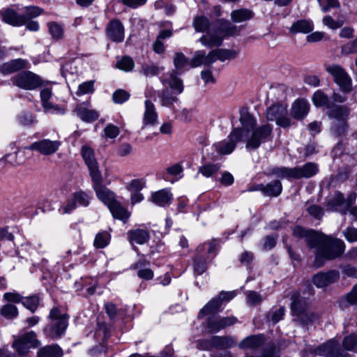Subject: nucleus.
<instances>
[{
  "instance_id": "obj_53",
  "label": "nucleus",
  "mask_w": 357,
  "mask_h": 357,
  "mask_svg": "<svg viewBox=\"0 0 357 357\" xmlns=\"http://www.w3.org/2000/svg\"><path fill=\"white\" fill-rule=\"evenodd\" d=\"M216 51L218 61L222 62L234 59L237 56V52L234 50L217 48Z\"/></svg>"
},
{
  "instance_id": "obj_11",
  "label": "nucleus",
  "mask_w": 357,
  "mask_h": 357,
  "mask_svg": "<svg viewBox=\"0 0 357 357\" xmlns=\"http://www.w3.org/2000/svg\"><path fill=\"white\" fill-rule=\"evenodd\" d=\"M92 186L96 194L97 198L107 207L110 206L115 199L114 193L102 184V176L101 173L91 176Z\"/></svg>"
},
{
  "instance_id": "obj_20",
  "label": "nucleus",
  "mask_w": 357,
  "mask_h": 357,
  "mask_svg": "<svg viewBox=\"0 0 357 357\" xmlns=\"http://www.w3.org/2000/svg\"><path fill=\"white\" fill-rule=\"evenodd\" d=\"M68 323L64 321H54L47 324L43 328V333L46 337L56 340L61 339L66 331Z\"/></svg>"
},
{
  "instance_id": "obj_32",
  "label": "nucleus",
  "mask_w": 357,
  "mask_h": 357,
  "mask_svg": "<svg viewBox=\"0 0 357 357\" xmlns=\"http://www.w3.org/2000/svg\"><path fill=\"white\" fill-rule=\"evenodd\" d=\"M114 219L126 222L130 216V213L128 211L121 206V203L117 200H113L110 206L107 207Z\"/></svg>"
},
{
  "instance_id": "obj_6",
  "label": "nucleus",
  "mask_w": 357,
  "mask_h": 357,
  "mask_svg": "<svg viewBox=\"0 0 357 357\" xmlns=\"http://www.w3.org/2000/svg\"><path fill=\"white\" fill-rule=\"evenodd\" d=\"M287 115V105L278 101L268 107L266 110V119L268 121H275L277 126L285 130L291 126L296 127L297 123L292 121Z\"/></svg>"
},
{
  "instance_id": "obj_58",
  "label": "nucleus",
  "mask_w": 357,
  "mask_h": 357,
  "mask_svg": "<svg viewBox=\"0 0 357 357\" xmlns=\"http://www.w3.org/2000/svg\"><path fill=\"white\" fill-rule=\"evenodd\" d=\"M245 130L241 127L234 128L228 135V138L236 144L238 142H242L243 137L247 135L248 133L245 134Z\"/></svg>"
},
{
  "instance_id": "obj_10",
  "label": "nucleus",
  "mask_w": 357,
  "mask_h": 357,
  "mask_svg": "<svg viewBox=\"0 0 357 357\" xmlns=\"http://www.w3.org/2000/svg\"><path fill=\"white\" fill-rule=\"evenodd\" d=\"M212 259H209L204 254V245H198L195 254L192 256V266L193 276L197 278L198 276L203 275L208 268V265Z\"/></svg>"
},
{
  "instance_id": "obj_41",
  "label": "nucleus",
  "mask_w": 357,
  "mask_h": 357,
  "mask_svg": "<svg viewBox=\"0 0 357 357\" xmlns=\"http://www.w3.org/2000/svg\"><path fill=\"white\" fill-rule=\"evenodd\" d=\"M193 27L196 32L204 33L209 31L210 20L204 15L196 16L193 20Z\"/></svg>"
},
{
  "instance_id": "obj_33",
  "label": "nucleus",
  "mask_w": 357,
  "mask_h": 357,
  "mask_svg": "<svg viewBox=\"0 0 357 357\" xmlns=\"http://www.w3.org/2000/svg\"><path fill=\"white\" fill-rule=\"evenodd\" d=\"M240 118L239 121L241 124V128L245 130V132L248 133L251 130L257 126V120L255 116L248 112L247 107H242L239 110Z\"/></svg>"
},
{
  "instance_id": "obj_36",
  "label": "nucleus",
  "mask_w": 357,
  "mask_h": 357,
  "mask_svg": "<svg viewBox=\"0 0 357 357\" xmlns=\"http://www.w3.org/2000/svg\"><path fill=\"white\" fill-rule=\"evenodd\" d=\"M282 184L280 180L274 179L264 185V195L270 197H278L282 192Z\"/></svg>"
},
{
  "instance_id": "obj_47",
  "label": "nucleus",
  "mask_w": 357,
  "mask_h": 357,
  "mask_svg": "<svg viewBox=\"0 0 357 357\" xmlns=\"http://www.w3.org/2000/svg\"><path fill=\"white\" fill-rule=\"evenodd\" d=\"M44 13V9L38 6H28L24 8V13L22 14L24 16V21L32 20L36 18Z\"/></svg>"
},
{
  "instance_id": "obj_37",
  "label": "nucleus",
  "mask_w": 357,
  "mask_h": 357,
  "mask_svg": "<svg viewBox=\"0 0 357 357\" xmlns=\"http://www.w3.org/2000/svg\"><path fill=\"white\" fill-rule=\"evenodd\" d=\"M214 349L225 350L235 346L234 339L229 335H213Z\"/></svg>"
},
{
  "instance_id": "obj_61",
  "label": "nucleus",
  "mask_w": 357,
  "mask_h": 357,
  "mask_svg": "<svg viewBox=\"0 0 357 357\" xmlns=\"http://www.w3.org/2000/svg\"><path fill=\"white\" fill-rule=\"evenodd\" d=\"M301 325L303 326H307L310 324H312L316 318V314L313 312H303L301 315L296 316Z\"/></svg>"
},
{
  "instance_id": "obj_63",
  "label": "nucleus",
  "mask_w": 357,
  "mask_h": 357,
  "mask_svg": "<svg viewBox=\"0 0 357 357\" xmlns=\"http://www.w3.org/2000/svg\"><path fill=\"white\" fill-rule=\"evenodd\" d=\"M94 91V81L84 82L78 86L77 94L78 96L92 93Z\"/></svg>"
},
{
  "instance_id": "obj_1",
  "label": "nucleus",
  "mask_w": 357,
  "mask_h": 357,
  "mask_svg": "<svg viewBox=\"0 0 357 357\" xmlns=\"http://www.w3.org/2000/svg\"><path fill=\"white\" fill-rule=\"evenodd\" d=\"M314 259L313 266L315 268L323 267L326 262L340 257L344 252V242L320 231L314 243Z\"/></svg>"
},
{
  "instance_id": "obj_23",
  "label": "nucleus",
  "mask_w": 357,
  "mask_h": 357,
  "mask_svg": "<svg viewBox=\"0 0 357 357\" xmlns=\"http://www.w3.org/2000/svg\"><path fill=\"white\" fill-rule=\"evenodd\" d=\"M311 99L316 108H325L328 111H334L337 106H345L333 103V101L322 89L315 91Z\"/></svg>"
},
{
  "instance_id": "obj_14",
  "label": "nucleus",
  "mask_w": 357,
  "mask_h": 357,
  "mask_svg": "<svg viewBox=\"0 0 357 357\" xmlns=\"http://www.w3.org/2000/svg\"><path fill=\"white\" fill-rule=\"evenodd\" d=\"M30 68L31 63L28 60L22 58L13 59L0 65V75L5 76L18 73Z\"/></svg>"
},
{
  "instance_id": "obj_7",
  "label": "nucleus",
  "mask_w": 357,
  "mask_h": 357,
  "mask_svg": "<svg viewBox=\"0 0 357 357\" xmlns=\"http://www.w3.org/2000/svg\"><path fill=\"white\" fill-rule=\"evenodd\" d=\"M273 125L265 123L256 126L250 130L251 135L247 139L245 148L248 151L258 149L264 143L271 141L273 139Z\"/></svg>"
},
{
  "instance_id": "obj_24",
  "label": "nucleus",
  "mask_w": 357,
  "mask_h": 357,
  "mask_svg": "<svg viewBox=\"0 0 357 357\" xmlns=\"http://www.w3.org/2000/svg\"><path fill=\"white\" fill-rule=\"evenodd\" d=\"M1 16L3 22L14 27H20L25 24L24 16L11 7L2 10Z\"/></svg>"
},
{
  "instance_id": "obj_28",
  "label": "nucleus",
  "mask_w": 357,
  "mask_h": 357,
  "mask_svg": "<svg viewBox=\"0 0 357 357\" xmlns=\"http://www.w3.org/2000/svg\"><path fill=\"white\" fill-rule=\"evenodd\" d=\"M307 310V303L299 292H296L291 296L290 310L293 317L299 316Z\"/></svg>"
},
{
  "instance_id": "obj_52",
  "label": "nucleus",
  "mask_w": 357,
  "mask_h": 357,
  "mask_svg": "<svg viewBox=\"0 0 357 357\" xmlns=\"http://www.w3.org/2000/svg\"><path fill=\"white\" fill-rule=\"evenodd\" d=\"M169 87L176 90L178 93H181L183 91V80L177 76V73L173 70L169 75Z\"/></svg>"
},
{
  "instance_id": "obj_50",
  "label": "nucleus",
  "mask_w": 357,
  "mask_h": 357,
  "mask_svg": "<svg viewBox=\"0 0 357 357\" xmlns=\"http://www.w3.org/2000/svg\"><path fill=\"white\" fill-rule=\"evenodd\" d=\"M48 319L52 321H64L68 323L70 315L68 313H61L60 308L58 306L53 307L50 312Z\"/></svg>"
},
{
  "instance_id": "obj_8",
  "label": "nucleus",
  "mask_w": 357,
  "mask_h": 357,
  "mask_svg": "<svg viewBox=\"0 0 357 357\" xmlns=\"http://www.w3.org/2000/svg\"><path fill=\"white\" fill-rule=\"evenodd\" d=\"M325 70L333 77L334 82L343 93L348 94L352 91V79L342 66L332 64L326 66Z\"/></svg>"
},
{
  "instance_id": "obj_48",
  "label": "nucleus",
  "mask_w": 357,
  "mask_h": 357,
  "mask_svg": "<svg viewBox=\"0 0 357 357\" xmlns=\"http://www.w3.org/2000/svg\"><path fill=\"white\" fill-rule=\"evenodd\" d=\"M0 313L3 317L8 319H14L19 315L17 306L11 303L3 305L0 310Z\"/></svg>"
},
{
  "instance_id": "obj_13",
  "label": "nucleus",
  "mask_w": 357,
  "mask_h": 357,
  "mask_svg": "<svg viewBox=\"0 0 357 357\" xmlns=\"http://www.w3.org/2000/svg\"><path fill=\"white\" fill-rule=\"evenodd\" d=\"M340 280V273L336 269L319 271L312 277V284L318 289L326 288L336 283Z\"/></svg>"
},
{
  "instance_id": "obj_54",
  "label": "nucleus",
  "mask_w": 357,
  "mask_h": 357,
  "mask_svg": "<svg viewBox=\"0 0 357 357\" xmlns=\"http://www.w3.org/2000/svg\"><path fill=\"white\" fill-rule=\"evenodd\" d=\"M12 347L16 350L18 356L25 357L29 354V347L22 339L15 340Z\"/></svg>"
},
{
  "instance_id": "obj_45",
  "label": "nucleus",
  "mask_w": 357,
  "mask_h": 357,
  "mask_svg": "<svg viewBox=\"0 0 357 357\" xmlns=\"http://www.w3.org/2000/svg\"><path fill=\"white\" fill-rule=\"evenodd\" d=\"M344 203L345 198L343 193L340 191H336L335 196L327 202V210L330 211H337V207L342 206Z\"/></svg>"
},
{
  "instance_id": "obj_19",
  "label": "nucleus",
  "mask_w": 357,
  "mask_h": 357,
  "mask_svg": "<svg viewBox=\"0 0 357 357\" xmlns=\"http://www.w3.org/2000/svg\"><path fill=\"white\" fill-rule=\"evenodd\" d=\"M81 155L87 166L90 176H93L100 174L98 162L95 158V151L93 148L87 144H84L81 147Z\"/></svg>"
},
{
  "instance_id": "obj_16",
  "label": "nucleus",
  "mask_w": 357,
  "mask_h": 357,
  "mask_svg": "<svg viewBox=\"0 0 357 357\" xmlns=\"http://www.w3.org/2000/svg\"><path fill=\"white\" fill-rule=\"evenodd\" d=\"M310 110V105L303 98H298L291 105L290 116L296 121H303L308 115Z\"/></svg>"
},
{
  "instance_id": "obj_34",
  "label": "nucleus",
  "mask_w": 357,
  "mask_h": 357,
  "mask_svg": "<svg viewBox=\"0 0 357 357\" xmlns=\"http://www.w3.org/2000/svg\"><path fill=\"white\" fill-rule=\"evenodd\" d=\"M144 105L145 112L143 117V124L144 126H153L158 120V114L155 105L150 100H146Z\"/></svg>"
},
{
  "instance_id": "obj_49",
  "label": "nucleus",
  "mask_w": 357,
  "mask_h": 357,
  "mask_svg": "<svg viewBox=\"0 0 357 357\" xmlns=\"http://www.w3.org/2000/svg\"><path fill=\"white\" fill-rule=\"evenodd\" d=\"M218 242V239L213 238L211 241L204 242L199 245H204V254H206V257H208L209 259H213L218 254L217 249Z\"/></svg>"
},
{
  "instance_id": "obj_59",
  "label": "nucleus",
  "mask_w": 357,
  "mask_h": 357,
  "mask_svg": "<svg viewBox=\"0 0 357 357\" xmlns=\"http://www.w3.org/2000/svg\"><path fill=\"white\" fill-rule=\"evenodd\" d=\"M44 87L40 90V97L43 107L47 108V107H52L50 100L52 96V89L50 87Z\"/></svg>"
},
{
  "instance_id": "obj_62",
  "label": "nucleus",
  "mask_w": 357,
  "mask_h": 357,
  "mask_svg": "<svg viewBox=\"0 0 357 357\" xmlns=\"http://www.w3.org/2000/svg\"><path fill=\"white\" fill-rule=\"evenodd\" d=\"M34 115L29 112H23L17 116L19 123L24 126H31L34 122Z\"/></svg>"
},
{
  "instance_id": "obj_27",
  "label": "nucleus",
  "mask_w": 357,
  "mask_h": 357,
  "mask_svg": "<svg viewBox=\"0 0 357 357\" xmlns=\"http://www.w3.org/2000/svg\"><path fill=\"white\" fill-rule=\"evenodd\" d=\"M220 299L217 296L211 298L198 312L197 319H201L206 316H216L222 311Z\"/></svg>"
},
{
  "instance_id": "obj_44",
  "label": "nucleus",
  "mask_w": 357,
  "mask_h": 357,
  "mask_svg": "<svg viewBox=\"0 0 357 357\" xmlns=\"http://www.w3.org/2000/svg\"><path fill=\"white\" fill-rule=\"evenodd\" d=\"M47 25L48 32L54 40L58 41L63 38L64 29L62 25L54 21L49 22Z\"/></svg>"
},
{
  "instance_id": "obj_12",
  "label": "nucleus",
  "mask_w": 357,
  "mask_h": 357,
  "mask_svg": "<svg viewBox=\"0 0 357 357\" xmlns=\"http://www.w3.org/2000/svg\"><path fill=\"white\" fill-rule=\"evenodd\" d=\"M238 321L236 317L209 316L206 320V329L210 334H215Z\"/></svg>"
},
{
  "instance_id": "obj_51",
  "label": "nucleus",
  "mask_w": 357,
  "mask_h": 357,
  "mask_svg": "<svg viewBox=\"0 0 357 357\" xmlns=\"http://www.w3.org/2000/svg\"><path fill=\"white\" fill-rule=\"evenodd\" d=\"M116 68L125 72H130L133 70L135 63L130 56H123L121 59L116 62Z\"/></svg>"
},
{
  "instance_id": "obj_26",
  "label": "nucleus",
  "mask_w": 357,
  "mask_h": 357,
  "mask_svg": "<svg viewBox=\"0 0 357 357\" xmlns=\"http://www.w3.org/2000/svg\"><path fill=\"white\" fill-rule=\"evenodd\" d=\"M174 199L169 188H162L151 194L150 201L160 207L169 206Z\"/></svg>"
},
{
  "instance_id": "obj_46",
  "label": "nucleus",
  "mask_w": 357,
  "mask_h": 357,
  "mask_svg": "<svg viewBox=\"0 0 357 357\" xmlns=\"http://www.w3.org/2000/svg\"><path fill=\"white\" fill-rule=\"evenodd\" d=\"M220 167V163L208 162L199 167V173L206 178H209L217 173Z\"/></svg>"
},
{
  "instance_id": "obj_2",
  "label": "nucleus",
  "mask_w": 357,
  "mask_h": 357,
  "mask_svg": "<svg viewBox=\"0 0 357 357\" xmlns=\"http://www.w3.org/2000/svg\"><path fill=\"white\" fill-rule=\"evenodd\" d=\"M345 351L357 352L356 333H351L344 336L342 341V346L337 340L331 338L310 349L308 352L312 356L324 357H349L350 355Z\"/></svg>"
},
{
  "instance_id": "obj_55",
  "label": "nucleus",
  "mask_w": 357,
  "mask_h": 357,
  "mask_svg": "<svg viewBox=\"0 0 357 357\" xmlns=\"http://www.w3.org/2000/svg\"><path fill=\"white\" fill-rule=\"evenodd\" d=\"M190 65V60L182 52H176L174 57V65L176 70H181L187 65Z\"/></svg>"
},
{
  "instance_id": "obj_31",
  "label": "nucleus",
  "mask_w": 357,
  "mask_h": 357,
  "mask_svg": "<svg viewBox=\"0 0 357 357\" xmlns=\"http://www.w3.org/2000/svg\"><path fill=\"white\" fill-rule=\"evenodd\" d=\"M88 104L87 102H84L81 105H78L75 112L78 117L80 119L86 123H93L96 121L99 118L98 112L95 109H89L86 107H84L82 105Z\"/></svg>"
},
{
  "instance_id": "obj_15",
  "label": "nucleus",
  "mask_w": 357,
  "mask_h": 357,
  "mask_svg": "<svg viewBox=\"0 0 357 357\" xmlns=\"http://www.w3.org/2000/svg\"><path fill=\"white\" fill-rule=\"evenodd\" d=\"M320 231L314 229H307L303 226L296 225L292 229V236L294 238H305L309 248H314V243L319 236Z\"/></svg>"
},
{
  "instance_id": "obj_29",
  "label": "nucleus",
  "mask_w": 357,
  "mask_h": 357,
  "mask_svg": "<svg viewBox=\"0 0 357 357\" xmlns=\"http://www.w3.org/2000/svg\"><path fill=\"white\" fill-rule=\"evenodd\" d=\"M149 232L146 229L137 228L130 229L127 232V238L130 244L143 245L150 239Z\"/></svg>"
},
{
  "instance_id": "obj_30",
  "label": "nucleus",
  "mask_w": 357,
  "mask_h": 357,
  "mask_svg": "<svg viewBox=\"0 0 357 357\" xmlns=\"http://www.w3.org/2000/svg\"><path fill=\"white\" fill-rule=\"evenodd\" d=\"M314 27V23L312 20L300 19L294 22L289 30L294 35L297 33L307 34L312 32Z\"/></svg>"
},
{
  "instance_id": "obj_5",
  "label": "nucleus",
  "mask_w": 357,
  "mask_h": 357,
  "mask_svg": "<svg viewBox=\"0 0 357 357\" xmlns=\"http://www.w3.org/2000/svg\"><path fill=\"white\" fill-rule=\"evenodd\" d=\"M327 116L331 119H335L337 122L333 123L331 130L336 137H342L347 135L349 125L348 119L350 109L347 105L337 106L334 111H327Z\"/></svg>"
},
{
  "instance_id": "obj_9",
  "label": "nucleus",
  "mask_w": 357,
  "mask_h": 357,
  "mask_svg": "<svg viewBox=\"0 0 357 357\" xmlns=\"http://www.w3.org/2000/svg\"><path fill=\"white\" fill-rule=\"evenodd\" d=\"M92 199L93 195L91 191L79 189L72 192L66 199V205L63 208V213L70 214L77 208H86Z\"/></svg>"
},
{
  "instance_id": "obj_39",
  "label": "nucleus",
  "mask_w": 357,
  "mask_h": 357,
  "mask_svg": "<svg viewBox=\"0 0 357 357\" xmlns=\"http://www.w3.org/2000/svg\"><path fill=\"white\" fill-rule=\"evenodd\" d=\"M254 16L252 10L247 8H239L234 10L231 13V20L234 22L240 23L252 19Z\"/></svg>"
},
{
  "instance_id": "obj_64",
  "label": "nucleus",
  "mask_w": 357,
  "mask_h": 357,
  "mask_svg": "<svg viewBox=\"0 0 357 357\" xmlns=\"http://www.w3.org/2000/svg\"><path fill=\"white\" fill-rule=\"evenodd\" d=\"M245 357H280L279 351H277V347L274 344H271L267 348L264 349L261 355L252 356L248 355Z\"/></svg>"
},
{
  "instance_id": "obj_57",
  "label": "nucleus",
  "mask_w": 357,
  "mask_h": 357,
  "mask_svg": "<svg viewBox=\"0 0 357 357\" xmlns=\"http://www.w3.org/2000/svg\"><path fill=\"white\" fill-rule=\"evenodd\" d=\"M130 94L124 89H116L112 94V100L116 104H123L128 101Z\"/></svg>"
},
{
  "instance_id": "obj_43",
  "label": "nucleus",
  "mask_w": 357,
  "mask_h": 357,
  "mask_svg": "<svg viewBox=\"0 0 357 357\" xmlns=\"http://www.w3.org/2000/svg\"><path fill=\"white\" fill-rule=\"evenodd\" d=\"M132 249L137 252L138 256L145 255V257H147L149 259H157L160 257L157 256L155 257V255L156 253L163 252L165 250V243L161 241H158L155 247H150L149 252L146 254H141L139 252V248L137 246L133 245Z\"/></svg>"
},
{
  "instance_id": "obj_60",
  "label": "nucleus",
  "mask_w": 357,
  "mask_h": 357,
  "mask_svg": "<svg viewBox=\"0 0 357 357\" xmlns=\"http://www.w3.org/2000/svg\"><path fill=\"white\" fill-rule=\"evenodd\" d=\"M202 65L205 66L204 50L196 51L193 57L190 60V66L192 68H195Z\"/></svg>"
},
{
  "instance_id": "obj_3",
  "label": "nucleus",
  "mask_w": 357,
  "mask_h": 357,
  "mask_svg": "<svg viewBox=\"0 0 357 357\" xmlns=\"http://www.w3.org/2000/svg\"><path fill=\"white\" fill-rule=\"evenodd\" d=\"M319 172L318 165L307 162L303 166L288 167H269L265 174L267 176H275L280 179L288 181L300 180L301 178H310Z\"/></svg>"
},
{
  "instance_id": "obj_22",
  "label": "nucleus",
  "mask_w": 357,
  "mask_h": 357,
  "mask_svg": "<svg viewBox=\"0 0 357 357\" xmlns=\"http://www.w3.org/2000/svg\"><path fill=\"white\" fill-rule=\"evenodd\" d=\"M211 32L217 36H233L238 30L236 26L232 25L229 21L224 19H218L211 24Z\"/></svg>"
},
{
  "instance_id": "obj_25",
  "label": "nucleus",
  "mask_w": 357,
  "mask_h": 357,
  "mask_svg": "<svg viewBox=\"0 0 357 357\" xmlns=\"http://www.w3.org/2000/svg\"><path fill=\"white\" fill-rule=\"evenodd\" d=\"M266 341V338L264 333L250 335L243 338L238 343V347L243 350H256L264 345Z\"/></svg>"
},
{
  "instance_id": "obj_35",
  "label": "nucleus",
  "mask_w": 357,
  "mask_h": 357,
  "mask_svg": "<svg viewBox=\"0 0 357 357\" xmlns=\"http://www.w3.org/2000/svg\"><path fill=\"white\" fill-rule=\"evenodd\" d=\"M63 356V351L57 344L43 347L37 352V357H62Z\"/></svg>"
},
{
  "instance_id": "obj_21",
  "label": "nucleus",
  "mask_w": 357,
  "mask_h": 357,
  "mask_svg": "<svg viewBox=\"0 0 357 357\" xmlns=\"http://www.w3.org/2000/svg\"><path fill=\"white\" fill-rule=\"evenodd\" d=\"M151 264L150 261L145 258V255H142L137 261L132 264L130 268L137 271V275L139 278L144 280H151L154 277L153 271L146 267Z\"/></svg>"
},
{
  "instance_id": "obj_4",
  "label": "nucleus",
  "mask_w": 357,
  "mask_h": 357,
  "mask_svg": "<svg viewBox=\"0 0 357 357\" xmlns=\"http://www.w3.org/2000/svg\"><path fill=\"white\" fill-rule=\"evenodd\" d=\"M13 84L25 91H34L47 86L50 84L39 75L26 69L15 74L11 79Z\"/></svg>"
},
{
  "instance_id": "obj_56",
  "label": "nucleus",
  "mask_w": 357,
  "mask_h": 357,
  "mask_svg": "<svg viewBox=\"0 0 357 357\" xmlns=\"http://www.w3.org/2000/svg\"><path fill=\"white\" fill-rule=\"evenodd\" d=\"M20 338L34 349L38 348L40 344V341L36 338V333L33 331L24 333Z\"/></svg>"
},
{
  "instance_id": "obj_42",
  "label": "nucleus",
  "mask_w": 357,
  "mask_h": 357,
  "mask_svg": "<svg viewBox=\"0 0 357 357\" xmlns=\"http://www.w3.org/2000/svg\"><path fill=\"white\" fill-rule=\"evenodd\" d=\"M111 234L107 231L98 232L94 238L93 246L96 249H103L110 243Z\"/></svg>"
},
{
  "instance_id": "obj_38",
  "label": "nucleus",
  "mask_w": 357,
  "mask_h": 357,
  "mask_svg": "<svg viewBox=\"0 0 357 357\" xmlns=\"http://www.w3.org/2000/svg\"><path fill=\"white\" fill-rule=\"evenodd\" d=\"M208 36H202L199 38V41L202 45L208 47L213 48L214 47H220L222 45L224 36H217L216 34L209 33L208 31Z\"/></svg>"
},
{
  "instance_id": "obj_17",
  "label": "nucleus",
  "mask_w": 357,
  "mask_h": 357,
  "mask_svg": "<svg viewBox=\"0 0 357 357\" xmlns=\"http://www.w3.org/2000/svg\"><path fill=\"white\" fill-rule=\"evenodd\" d=\"M59 141H51L45 139L33 142L26 147V149L30 151H37L44 155H50L55 153L59 147Z\"/></svg>"
},
{
  "instance_id": "obj_40",
  "label": "nucleus",
  "mask_w": 357,
  "mask_h": 357,
  "mask_svg": "<svg viewBox=\"0 0 357 357\" xmlns=\"http://www.w3.org/2000/svg\"><path fill=\"white\" fill-rule=\"evenodd\" d=\"M40 302V298L38 294H33L29 296H22V302L21 303L31 313H34L37 310Z\"/></svg>"
},
{
  "instance_id": "obj_18",
  "label": "nucleus",
  "mask_w": 357,
  "mask_h": 357,
  "mask_svg": "<svg viewBox=\"0 0 357 357\" xmlns=\"http://www.w3.org/2000/svg\"><path fill=\"white\" fill-rule=\"evenodd\" d=\"M105 32L107 38L114 43H121L124 40V26L121 21L117 18L109 21Z\"/></svg>"
}]
</instances>
